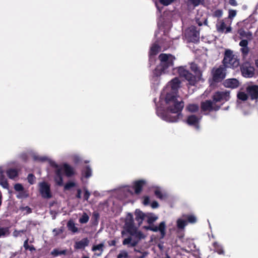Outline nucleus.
I'll return each instance as SVG.
<instances>
[{"label":"nucleus","mask_w":258,"mask_h":258,"mask_svg":"<svg viewBox=\"0 0 258 258\" xmlns=\"http://www.w3.org/2000/svg\"><path fill=\"white\" fill-rule=\"evenodd\" d=\"M179 96L174 94L167 93L165 97L167 112H163L162 118L168 122L177 121L182 117L181 111L184 107V102L178 100Z\"/></svg>","instance_id":"f257e3e1"},{"label":"nucleus","mask_w":258,"mask_h":258,"mask_svg":"<svg viewBox=\"0 0 258 258\" xmlns=\"http://www.w3.org/2000/svg\"><path fill=\"white\" fill-rule=\"evenodd\" d=\"M158 59L160 60V63L153 72L154 75L156 77L162 74L167 73L172 70L175 57L171 54L161 53L158 56Z\"/></svg>","instance_id":"f03ea898"},{"label":"nucleus","mask_w":258,"mask_h":258,"mask_svg":"<svg viewBox=\"0 0 258 258\" xmlns=\"http://www.w3.org/2000/svg\"><path fill=\"white\" fill-rule=\"evenodd\" d=\"M190 69L195 73V75L190 73L183 67L178 68V72L180 77L184 78L190 86H195L198 82L202 79V72L199 67L195 63L190 64Z\"/></svg>","instance_id":"7ed1b4c3"},{"label":"nucleus","mask_w":258,"mask_h":258,"mask_svg":"<svg viewBox=\"0 0 258 258\" xmlns=\"http://www.w3.org/2000/svg\"><path fill=\"white\" fill-rule=\"evenodd\" d=\"M224 57L222 60L223 64L212 71V78L209 79L211 86H216L218 83L222 82L226 76V50L223 53Z\"/></svg>","instance_id":"20e7f679"},{"label":"nucleus","mask_w":258,"mask_h":258,"mask_svg":"<svg viewBox=\"0 0 258 258\" xmlns=\"http://www.w3.org/2000/svg\"><path fill=\"white\" fill-rule=\"evenodd\" d=\"M39 190L41 197L44 199H50L52 197V194L50 191V185L43 181L39 183Z\"/></svg>","instance_id":"39448f33"},{"label":"nucleus","mask_w":258,"mask_h":258,"mask_svg":"<svg viewBox=\"0 0 258 258\" xmlns=\"http://www.w3.org/2000/svg\"><path fill=\"white\" fill-rule=\"evenodd\" d=\"M180 82L177 78L173 79L169 83L164 91L167 90L166 94L170 93L177 95L178 89L179 88Z\"/></svg>","instance_id":"423d86ee"},{"label":"nucleus","mask_w":258,"mask_h":258,"mask_svg":"<svg viewBox=\"0 0 258 258\" xmlns=\"http://www.w3.org/2000/svg\"><path fill=\"white\" fill-rule=\"evenodd\" d=\"M144 228L147 230H151L154 232L159 231L161 234V238H163L165 235V222L164 221L161 222L159 226L154 225H150L149 226H144Z\"/></svg>","instance_id":"0eeeda50"},{"label":"nucleus","mask_w":258,"mask_h":258,"mask_svg":"<svg viewBox=\"0 0 258 258\" xmlns=\"http://www.w3.org/2000/svg\"><path fill=\"white\" fill-rule=\"evenodd\" d=\"M201 109L203 111H211L218 110L220 107L219 104H216L213 100H208L201 103Z\"/></svg>","instance_id":"6e6552de"},{"label":"nucleus","mask_w":258,"mask_h":258,"mask_svg":"<svg viewBox=\"0 0 258 258\" xmlns=\"http://www.w3.org/2000/svg\"><path fill=\"white\" fill-rule=\"evenodd\" d=\"M125 226L126 227L127 232L131 235H134V232H135L137 227L135 226L133 215L128 213L125 222Z\"/></svg>","instance_id":"1a4fd4ad"},{"label":"nucleus","mask_w":258,"mask_h":258,"mask_svg":"<svg viewBox=\"0 0 258 258\" xmlns=\"http://www.w3.org/2000/svg\"><path fill=\"white\" fill-rule=\"evenodd\" d=\"M187 35L190 41L192 42H197L200 38V32L197 30V28L195 26L190 27Z\"/></svg>","instance_id":"9d476101"},{"label":"nucleus","mask_w":258,"mask_h":258,"mask_svg":"<svg viewBox=\"0 0 258 258\" xmlns=\"http://www.w3.org/2000/svg\"><path fill=\"white\" fill-rule=\"evenodd\" d=\"M246 90L251 100L258 99V85L248 86L246 87Z\"/></svg>","instance_id":"9b49d317"},{"label":"nucleus","mask_w":258,"mask_h":258,"mask_svg":"<svg viewBox=\"0 0 258 258\" xmlns=\"http://www.w3.org/2000/svg\"><path fill=\"white\" fill-rule=\"evenodd\" d=\"M225 98H226V92H216L213 96V101L216 104L221 103Z\"/></svg>","instance_id":"f8f14e48"},{"label":"nucleus","mask_w":258,"mask_h":258,"mask_svg":"<svg viewBox=\"0 0 258 258\" xmlns=\"http://www.w3.org/2000/svg\"><path fill=\"white\" fill-rule=\"evenodd\" d=\"M135 220L138 223V226L139 227L143 222V221L146 218V214L142 212L141 210L137 209L135 211Z\"/></svg>","instance_id":"ddd939ff"},{"label":"nucleus","mask_w":258,"mask_h":258,"mask_svg":"<svg viewBox=\"0 0 258 258\" xmlns=\"http://www.w3.org/2000/svg\"><path fill=\"white\" fill-rule=\"evenodd\" d=\"M34 159L36 161H39L41 162H44L46 161H48L50 165L54 168H57L58 165L53 160L48 159L47 157L45 156H34Z\"/></svg>","instance_id":"4468645a"},{"label":"nucleus","mask_w":258,"mask_h":258,"mask_svg":"<svg viewBox=\"0 0 258 258\" xmlns=\"http://www.w3.org/2000/svg\"><path fill=\"white\" fill-rule=\"evenodd\" d=\"M139 243V240L133 239L131 236L125 238L122 241L123 245H127L128 247H133L136 246Z\"/></svg>","instance_id":"2eb2a0df"},{"label":"nucleus","mask_w":258,"mask_h":258,"mask_svg":"<svg viewBox=\"0 0 258 258\" xmlns=\"http://www.w3.org/2000/svg\"><path fill=\"white\" fill-rule=\"evenodd\" d=\"M55 175L54 177V180L56 184L59 186H61L63 184V179L61 175V169L58 168H56Z\"/></svg>","instance_id":"dca6fc26"},{"label":"nucleus","mask_w":258,"mask_h":258,"mask_svg":"<svg viewBox=\"0 0 258 258\" xmlns=\"http://www.w3.org/2000/svg\"><path fill=\"white\" fill-rule=\"evenodd\" d=\"M241 71L243 76L245 77L251 78L254 75V69L251 67H243Z\"/></svg>","instance_id":"f3484780"},{"label":"nucleus","mask_w":258,"mask_h":258,"mask_svg":"<svg viewBox=\"0 0 258 258\" xmlns=\"http://www.w3.org/2000/svg\"><path fill=\"white\" fill-rule=\"evenodd\" d=\"M239 82L236 79H227V88L231 89H235L239 87Z\"/></svg>","instance_id":"a211bd4d"},{"label":"nucleus","mask_w":258,"mask_h":258,"mask_svg":"<svg viewBox=\"0 0 258 258\" xmlns=\"http://www.w3.org/2000/svg\"><path fill=\"white\" fill-rule=\"evenodd\" d=\"M89 243V240L87 238H84L76 242L75 245V248L76 249L84 248L86 246H88Z\"/></svg>","instance_id":"6ab92c4d"},{"label":"nucleus","mask_w":258,"mask_h":258,"mask_svg":"<svg viewBox=\"0 0 258 258\" xmlns=\"http://www.w3.org/2000/svg\"><path fill=\"white\" fill-rule=\"evenodd\" d=\"M201 119V116L200 117H198L195 115H191L188 117L187 119V122L189 125H195L197 127H198L197 124L198 123Z\"/></svg>","instance_id":"aec40b11"},{"label":"nucleus","mask_w":258,"mask_h":258,"mask_svg":"<svg viewBox=\"0 0 258 258\" xmlns=\"http://www.w3.org/2000/svg\"><path fill=\"white\" fill-rule=\"evenodd\" d=\"M145 181L143 180L136 181L134 184L135 192L136 194H139L142 190Z\"/></svg>","instance_id":"412c9836"},{"label":"nucleus","mask_w":258,"mask_h":258,"mask_svg":"<svg viewBox=\"0 0 258 258\" xmlns=\"http://www.w3.org/2000/svg\"><path fill=\"white\" fill-rule=\"evenodd\" d=\"M216 26L217 30L219 33H223L226 29V24L223 20H218Z\"/></svg>","instance_id":"4be33fe9"},{"label":"nucleus","mask_w":258,"mask_h":258,"mask_svg":"<svg viewBox=\"0 0 258 258\" xmlns=\"http://www.w3.org/2000/svg\"><path fill=\"white\" fill-rule=\"evenodd\" d=\"M7 174L9 178L14 179L18 176V171L15 168H10L7 170Z\"/></svg>","instance_id":"5701e85b"},{"label":"nucleus","mask_w":258,"mask_h":258,"mask_svg":"<svg viewBox=\"0 0 258 258\" xmlns=\"http://www.w3.org/2000/svg\"><path fill=\"white\" fill-rule=\"evenodd\" d=\"M67 226L68 230L71 231L72 233H76L78 232V228L76 226L75 223L73 220H69L67 223Z\"/></svg>","instance_id":"b1692460"},{"label":"nucleus","mask_w":258,"mask_h":258,"mask_svg":"<svg viewBox=\"0 0 258 258\" xmlns=\"http://www.w3.org/2000/svg\"><path fill=\"white\" fill-rule=\"evenodd\" d=\"M63 169L66 175L68 177L72 176L74 173L73 168L67 164H64Z\"/></svg>","instance_id":"393cba45"},{"label":"nucleus","mask_w":258,"mask_h":258,"mask_svg":"<svg viewBox=\"0 0 258 258\" xmlns=\"http://www.w3.org/2000/svg\"><path fill=\"white\" fill-rule=\"evenodd\" d=\"M182 217L187 221V223L194 224L197 221L196 217L194 215H183Z\"/></svg>","instance_id":"a878e982"},{"label":"nucleus","mask_w":258,"mask_h":258,"mask_svg":"<svg viewBox=\"0 0 258 258\" xmlns=\"http://www.w3.org/2000/svg\"><path fill=\"white\" fill-rule=\"evenodd\" d=\"M147 221L150 225L152 224L156 220H157L158 217L153 214H146Z\"/></svg>","instance_id":"bb28decb"},{"label":"nucleus","mask_w":258,"mask_h":258,"mask_svg":"<svg viewBox=\"0 0 258 258\" xmlns=\"http://www.w3.org/2000/svg\"><path fill=\"white\" fill-rule=\"evenodd\" d=\"M160 46L157 44H154L151 47L150 50V55H156L160 50Z\"/></svg>","instance_id":"cd10ccee"},{"label":"nucleus","mask_w":258,"mask_h":258,"mask_svg":"<svg viewBox=\"0 0 258 258\" xmlns=\"http://www.w3.org/2000/svg\"><path fill=\"white\" fill-rule=\"evenodd\" d=\"M67 252V250L66 249L59 250L57 248H55L51 251V254L54 256H57L59 255H66Z\"/></svg>","instance_id":"c85d7f7f"},{"label":"nucleus","mask_w":258,"mask_h":258,"mask_svg":"<svg viewBox=\"0 0 258 258\" xmlns=\"http://www.w3.org/2000/svg\"><path fill=\"white\" fill-rule=\"evenodd\" d=\"M187 224V221L184 218H179L177 220V226L179 229H184Z\"/></svg>","instance_id":"c756f323"},{"label":"nucleus","mask_w":258,"mask_h":258,"mask_svg":"<svg viewBox=\"0 0 258 258\" xmlns=\"http://www.w3.org/2000/svg\"><path fill=\"white\" fill-rule=\"evenodd\" d=\"M82 174L86 178H89L92 175V169L89 166H87L82 171Z\"/></svg>","instance_id":"7c9ffc66"},{"label":"nucleus","mask_w":258,"mask_h":258,"mask_svg":"<svg viewBox=\"0 0 258 258\" xmlns=\"http://www.w3.org/2000/svg\"><path fill=\"white\" fill-rule=\"evenodd\" d=\"M237 11L235 10L229 9L228 10V16L227 19L232 22L233 19L236 16Z\"/></svg>","instance_id":"2f4dec72"},{"label":"nucleus","mask_w":258,"mask_h":258,"mask_svg":"<svg viewBox=\"0 0 258 258\" xmlns=\"http://www.w3.org/2000/svg\"><path fill=\"white\" fill-rule=\"evenodd\" d=\"M154 194L155 196L160 200H164L167 197V195L165 193H163L159 189L155 190Z\"/></svg>","instance_id":"473e14b6"},{"label":"nucleus","mask_w":258,"mask_h":258,"mask_svg":"<svg viewBox=\"0 0 258 258\" xmlns=\"http://www.w3.org/2000/svg\"><path fill=\"white\" fill-rule=\"evenodd\" d=\"M237 97L239 100L244 101L247 100V95L243 92L239 91L237 93Z\"/></svg>","instance_id":"72a5a7b5"},{"label":"nucleus","mask_w":258,"mask_h":258,"mask_svg":"<svg viewBox=\"0 0 258 258\" xmlns=\"http://www.w3.org/2000/svg\"><path fill=\"white\" fill-rule=\"evenodd\" d=\"M89 217L87 213H84L82 217L79 219V222L81 224H85L88 222Z\"/></svg>","instance_id":"f704fd0d"},{"label":"nucleus","mask_w":258,"mask_h":258,"mask_svg":"<svg viewBox=\"0 0 258 258\" xmlns=\"http://www.w3.org/2000/svg\"><path fill=\"white\" fill-rule=\"evenodd\" d=\"M24 247L26 250H29L30 251H33L36 250L33 245H28V239H27L24 242Z\"/></svg>","instance_id":"c9c22d12"},{"label":"nucleus","mask_w":258,"mask_h":258,"mask_svg":"<svg viewBox=\"0 0 258 258\" xmlns=\"http://www.w3.org/2000/svg\"><path fill=\"white\" fill-rule=\"evenodd\" d=\"M104 247V244L103 243H100L96 245H94L92 248V251H96V250H100L101 251V253L100 254H98V255H100L101 254L103 250V247Z\"/></svg>","instance_id":"e433bc0d"},{"label":"nucleus","mask_w":258,"mask_h":258,"mask_svg":"<svg viewBox=\"0 0 258 258\" xmlns=\"http://www.w3.org/2000/svg\"><path fill=\"white\" fill-rule=\"evenodd\" d=\"M187 108L189 111L194 112L198 110L199 106L195 104H189Z\"/></svg>","instance_id":"4c0bfd02"},{"label":"nucleus","mask_w":258,"mask_h":258,"mask_svg":"<svg viewBox=\"0 0 258 258\" xmlns=\"http://www.w3.org/2000/svg\"><path fill=\"white\" fill-rule=\"evenodd\" d=\"M129 257L128 252L125 250H120L117 255V258H128Z\"/></svg>","instance_id":"58836bf2"},{"label":"nucleus","mask_w":258,"mask_h":258,"mask_svg":"<svg viewBox=\"0 0 258 258\" xmlns=\"http://www.w3.org/2000/svg\"><path fill=\"white\" fill-rule=\"evenodd\" d=\"M201 3L200 2L199 0H188L187 1V5L188 6H192L194 7H196L198 6Z\"/></svg>","instance_id":"ea45409f"},{"label":"nucleus","mask_w":258,"mask_h":258,"mask_svg":"<svg viewBox=\"0 0 258 258\" xmlns=\"http://www.w3.org/2000/svg\"><path fill=\"white\" fill-rule=\"evenodd\" d=\"M9 234V228L8 227H0V237L5 236Z\"/></svg>","instance_id":"a19ab883"},{"label":"nucleus","mask_w":258,"mask_h":258,"mask_svg":"<svg viewBox=\"0 0 258 258\" xmlns=\"http://www.w3.org/2000/svg\"><path fill=\"white\" fill-rule=\"evenodd\" d=\"M223 11L221 10H216L215 11L213 14V16L214 17H216L219 18L222 17L223 15Z\"/></svg>","instance_id":"79ce46f5"},{"label":"nucleus","mask_w":258,"mask_h":258,"mask_svg":"<svg viewBox=\"0 0 258 258\" xmlns=\"http://www.w3.org/2000/svg\"><path fill=\"white\" fill-rule=\"evenodd\" d=\"M176 0H159V3L163 6H167L173 3Z\"/></svg>","instance_id":"37998d69"},{"label":"nucleus","mask_w":258,"mask_h":258,"mask_svg":"<svg viewBox=\"0 0 258 258\" xmlns=\"http://www.w3.org/2000/svg\"><path fill=\"white\" fill-rule=\"evenodd\" d=\"M76 186V184L74 182H69L66 184L64 186V190H69L71 188Z\"/></svg>","instance_id":"c03bdc74"},{"label":"nucleus","mask_w":258,"mask_h":258,"mask_svg":"<svg viewBox=\"0 0 258 258\" xmlns=\"http://www.w3.org/2000/svg\"><path fill=\"white\" fill-rule=\"evenodd\" d=\"M35 179V177L34 176V175L33 174L30 173V174H28V177H27V180H28V182L30 184H33L34 183Z\"/></svg>","instance_id":"a18cd8bd"},{"label":"nucleus","mask_w":258,"mask_h":258,"mask_svg":"<svg viewBox=\"0 0 258 258\" xmlns=\"http://www.w3.org/2000/svg\"><path fill=\"white\" fill-rule=\"evenodd\" d=\"M240 51H241L243 56H246V55H247V54L249 52V49L248 47V46L244 47H241L240 48Z\"/></svg>","instance_id":"49530a36"},{"label":"nucleus","mask_w":258,"mask_h":258,"mask_svg":"<svg viewBox=\"0 0 258 258\" xmlns=\"http://www.w3.org/2000/svg\"><path fill=\"white\" fill-rule=\"evenodd\" d=\"M231 61H232V59L230 60L228 63L227 62V68L231 67V66L233 67H237L239 64V62L236 60H234L232 64H231Z\"/></svg>","instance_id":"de8ad7c7"},{"label":"nucleus","mask_w":258,"mask_h":258,"mask_svg":"<svg viewBox=\"0 0 258 258\" xmlns=\"http://www.w3.org/2000/svg\"><path fill=\"white\" fill-rule=\"evenodd\" d=\"M14 189L17 191H22L24 189V187L20 183H16L14 185Z\"/></svg>","instance_id":"09e8293b"},{"label":"nucleus","mask_w":258,"mask_h":258,"mask_svg":"<svg viewBox=\"0 0 258 258\" xmlns=\"http://www.w3.org/2000/svg\"><path fill=\"white\" fill-rule=\"evenodd\" d=\"M0 185L4 188L8 189L9 188V183L7 180L0 181Z\"/></svg>","instance_id":"8fccbe9b"},{"label":"nucleus","mask_w":258,"mask_h":258,"mask_svg":"<svg viewBox=\"0 0 258 258\" xmlns=\"http://www.w3.org/2000/svg\"><path fill=\"white\" fill-rule=\"evenodd\" d=\"M84 191H85L84 195V200L86 201H88L90 197V193L87 188H84Z\"/></svg>","instance_id":"3c124183"},{"label":"nucleus","mask_w":258,"mask_h":258,"mask_svg":"<svg viewBox=\"0 0 258 258\" xmlns=\"http://www.w3.org/2000/svg\"><path fill=\"white\" fill-rule=\"evenodd\" d=\"M214 246L215 247V249H216V251L219 253V254H222V253H224V251L221 248V247L219 246V245H217V243H214Z\"/></svg>","instance_id":"603ef678"},{"label":"nucleus","mask_w":258,"mask_h":258,"mask_svg":"<svg viewBox=\"0 0 258 258\" xmlns=\"http://www.w3.org/2000/svg\"><path fill=\"white\" fill-rule=\"evenodd\" d=\"M134 233H135L136 237L138 238L139 240L145 237L143 233L141 231H137L136 230L135 232H134Z\"/></svg>","instance_id":"864d4df0"},{"label":"nucleus","mask_w":258,"mask_h":258,"mask_svg":"<svg viewBox=\"0 0 258 258\" xmlns=\"http://www.w3.org/2000/svg\"><path fill=\"white\" fill-rule=\"evenodd\" d=\"M52 232L54 233V236H57L59 234H60L63 232V230L62 228H60V229L55 228L53 230Z\"/></svg>","instance_id":"5fc2aeb1"},{"label":"nucleus","mask_w":258,"mask_h":258,"mask_svg":"<svg viewBox=\"0 0 258 258\" xmlns=\"http://www.w3.org/2000/svg\"><path fill=\"white\" fill-rule=\"evenodd\" d=\"M248 41L246 39H243L239 42V45L242 47H247Z\"/></svg>","instance_id":"6e6d98bb"},{"label":"nucleus","mask_w":258,"mask_h":258,"mask_svg":"<svg viewBox=\"0 0 258 258\" xmlns=\"http://www.w3.org/2000/svg\"><path fill=\"white\" fill-rule=\"evenodd\" d=\"M21 210L22 211H26V214H29L32 212L31 209L28 206L21 207Z\"/></svg>","instance_id":"4d7b16f0"},{"label":"nucleus","mask_w":258,"mask_h":258,"mask_svg":"<svg viewBox=\"0 0 258 258\" xmlns=\"http://www.w3.org/2000/svg\"><path fill=\"white\" fill-rule=\"evenodd\" d=\"M135 251L141 253L142 254V255H141L140 256L142 258L146 257L149 254V252L147 251L142 252L139 250H137V249H135Z\"/></svg>","instance_id":"13d9d810"},{"label":"nucleus","mask_w":258,"mask_h":258,"mask_svg":"<svg viewBox=\"0 0 258 258\" xmlns=\"http://www.w3.org/2000/svg\"><path fill=\"white\" fill-rule=\"evenodd\" d=\"M150 199L148 196L144 197L143 204L144 205H148L149 204Z\"/></svg>","instance_id":"bf43d9fd"},{"label":"nucleus","mask_w":258,"mask_h":258,"mask_svg":"<svg viewBox=\"0 0 258 258\" xmlns=\"http://www.w3.org/2000/svg\"><path fill=\"white\" fill-rule=\"evenodd\" d=\"M7 180L5 178V175H4V171L2 170V168L0 167V181Z\"/></svg>","instance_id":"052dcab7"},{"label":"nucleus","mask_w":258,"mask_h":258,"mask_svg":"<svg viewBox=\"0 0 258 258\" xmlns=\"http://www.w3.org/2000/svg\"><path fill=\"white\" fill-rule=\"evenodd\" d=\"M229 4L232 6H236L238 5L236 0H229Z\"/></svg>","instance_id":"680f3d73"},{"label":"nucleus","mask_w":258,"mask_h":258,"mask_svg":"<svg viewBox=\"0 0 258 258\" xmlns=\"http://www.w3.org/2000/svg\"><path fill=\"white\" fill-rule=\"evenodd\" d=\"M151 207L153 209L157 208L159 207V204L157 202L154 201L151 204Z\"/></svg>","instance_id":"e2e57ef3"},{"label":"nucleus","mask_w":258,"mask_h":258,"mask_svg":"<svg viewBox=\"0 0 258 258\" xmlns=\"http://www.w3.org/2000/svg\"><path fill=\"white\" fill-rule=\"evenodd\" d=\"M81 193L82 191L81 189H77V194L76 195V198L78 199H81Z\"/></svg>","instance_id":"0e129e2a"},{"label":"nucleus","mask_w":258,"mask_h":258,"mask_svg":"<svg viewBox=\"0 0 258 258\" xmlns=\"http://www.w3.org/2000/svg\"><path fill=\"white\" fill-rule=\"evenodd\" d=\"M108 243L109 246H115L116 245V242L115 240H113L108 241Z\"/></svg>","instance_id":"69168bd1"},{"label":"nucleus","mask_w":258,"mask_h":258,"mask_svg":"<svg viewBox=\"0 0 258 258\" xmlns=\"http://www.w3.org/2000/svg\"><path fill=\"white\" fill-rule=\"evenodd\" d=\"M93 217L96 220H98V219L99 217V214L97 212H94L93 213Z\"/></svg>","instance_id":"338daca9"},{"label":"nucleus","mask_w":258,"mask_h":258,"mask_svg":"<svg viewBox=\"0 0 258 258\" xmlns=\"http://www.w3.org/2000/svg\"><path fill=\"white\" fill-rule=\"evenodd\" d=\"M231 53L232 52L230 49H227V58L230 57Z\"/></svg>","instance_id":"774afa93"}]
</instances>
